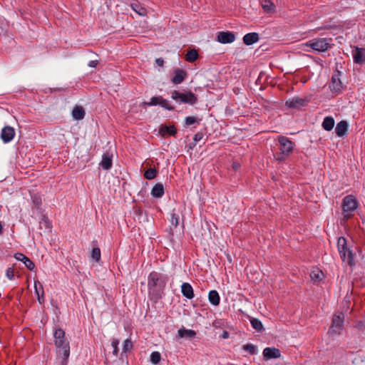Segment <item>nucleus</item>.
<instances>
[{"mask_svg": "<svg viewBox=\"0 0 365 365\" xmlns=\"http://www.w3.org/2000/svg\"><path fill=\"white\" fill-rule=\"evenodd\" d=\"M169 280L166 274L157 271L151 272L148 276V297L150 300L158 301L162 297Z\"/></svg>", "mask_w": 365, "mask_h": 365, "instance_id": "obj_1", "label": "nucleus"}, {"mask_svg": "<svg viewBox=\"0 0 365 365\" xmlns=\"http://www.w3.org/2000/svg\"><path fill=\"white\" fill-rule=\"evenodd\" d=\"M54 344L57 348L56 359L58 365H67L70 356V346L62 329H56L53 332Z\"/></svg>", "mask_w": 365, "mask_h": 365, "instance_id": "obj_2", "label": "nucleus"}, {"mask_svg": "<svg viewBox=\"0 0 365 365\" xmlns=\"http://www.w3.org/2000/svg\"><path fill=\"white\" fill-rule=\"evenodd\" d=\"M279 152L274 155V159L278 162H283L293 153L295 143L284 135L277 137Z\"/></svg>", "mask_w": 365, "mask_h": 365, "instance_id": "obj_3", "label": "nucleus"}, {"mask_svg": "<svg viewBox=\"0 0 365 365\" xmlns=\"http://www.w3.org/2000/svg\"><path fill=\"white\" fill-rule=\"evenodd\" d=\"M359 202L357 199L353 195H348L345 196L342 200V215L345 221L351 218L354 211L357 209Z\"/></svg>", "mask_w": 365, "mask_h": 365, "instance_id": "obj_4", "label": "nucleus"}, {"mask_svg": "<svg viewBox=\"0 0 365 365\" xmlns=\"http://www.w3.org/2000/svg\"><path fill=\"white\" fill-rule=\"evenodd\" d=\"M337 247L341 259L344 262L346 261L350 266H353L354 264V255L352 252L348 249L345 237H340L338 239Z\"/></svg>", "mask_w": 365, "mask_h": 365, "instance_id": "obj_5", "label": "nucleus"}, {"mask_svg": "<svg viewBox=\"0 0 365 365\" xmlns=\"http://www.w3.org/2000/svg\"><path fill=\"white\" fill-rule=\"evenodd\" d=\"M171 98L179 103L194 105L197 102V96L190 91L181 93L178 91H173Z\"/></svg>", "mask_w": 365, "mask_h": 365, "instance_id": "obj_6", "label": "nucleus"}, {"mask_svg": "<svg viewBox=\"0 0 365 365\" xmlns=\"http://www.w3.org/2000/svg\"><path fill=\"white\" fill-rule=\"evenodd\" d=\"M305 45L314 51L324 52L329 47V42L327 38H317L307 41Z\"/></svg>", "mask_w": 365, "mask_h": 365, "instance_id": "obj_7", "label": "nucleus"}, {"mask_svg": "<svg viewBox=\"0 0 365 365\" xmlns=\"http://www.w3.org/2000/svg\"><path fill=\"white\" fill-rule=\"evenodd\" d=\"M344 321V314L340 312L335 314L332 318V324L329 328V332L331 334H339L343 328Z\"/></svg>", "mask_w": 365, "mask_h": 365, "instance_id": "obj_8", "label": "nucleus"}, {"mask_svg": "<svg viewBox=\"0 0 365 365\" xmlns=\"http://www.w3.org/2000/svg\"><path fill=\"white\" fill-rule=\"evenodd\" d=\"M341 72L336 70L331 76V82L329 83V88L331 91L335 94L340 93L343 88L344 85L340 79Z\"/></svg>", "mask_w": 365, "mask_h": 365, "instance_id": "obj_9", "label": "nucleus"}, {"mask_svg": "<svg viewBox=\"0 0 365 365\" xmlns=\"http://www.w3.org/2000/svg\"><path fill=\"white\" fill-rule=\"evenodd\" d=\"M308 101L306 98H299V96L293 97L287 100L285 103L286 106L292 109H299L301 107L305 106Z\"/></svg>", "mask_w": 365, "mask_h": 365, "instance_id": "obj_10", "label": "nucleus"}, {"mask_svg": "<svg viewBox=\"0 0 365 365\" xmlns=\"http://www.w3.org/2000/svg\"><path fill=\"white\" fill-rule=\"evenodd\" d=\"M235 40V35L232 31H220L217 34V41L221 43H231Z\"/></svg>", "mask_w": 365, "mask_h": 365, "instance_id": "obj_11", "label": "nucleus"}, {"mask_svg": "<svg viewBox=\"0 0 365 365\" xmlns=\"http://www.w3.org/2000/svg\"><path fill=\"white\" fill-rule=\"evenodd\" d=\"M15 133V130L13 127L6 125L1 130V139L4 143H8L14 139Z\"/></svg>", "mask_w": 365, "mask_h": 365, "instance_id": "obj_12", "label": "nucleus"}, {"mask_svg": "<svg viewBox=\"0 0 365 365\" xmlns=\"http://www.w3.org/2000/svg\"><path fill=\"white\" fill-rule=\"evenodd\" d=\"M262 354L264 359L266 360L277 359L281 356L279 349L274 347H266L263 350Z\"/></svg>", "mask_w": 365, "mask_h": 365, "instance_id": "obj_13", "label": "nucleus"}, {"mask_svg": "<svg viewBox=\"0 0 365 365\" xmlns=\"http://www.w3.org/2000/svg\"><path fill=\"white\" fill-rule=\"evenodd\" d=\"M354 61L359 65L365 63V52L364 49L356 47L352 53Z\"/></svg>", "mask_w": 365, "mask_h": 365, "instance_id": "obj_14", "label": "nucleus"}, {"mask_svg": "<svg viewBox=\"0 0 365 365\" xmlns=\"http://www.w3.org/2000/svg\"><path fill=\"white\" fill-rule=\"evenodd\" d=\"M14 257L16 260L22 262L28 269L32 271L35 268L34 263L24 254L20 252L16 253Z\"/></svg>", "mask_w": 365, "mask_h": 365, "instance_id": "obj_15", "label": "nucleus"}, {"mask_svg": "<svg viewBox=\"0 0 365 365\" xmlns=\"http://www.w3.org/2000/svg\"><path fill=\"white\" fill-rule=\"evenodd\" d=\"M113 155L108 152H106L102 155V160L100 163V165L103 170H108L111 168L113 165Z\"/></svg>", "mask_w": 365, "mask_h": 365, "instance_id": "obj_16", "label": "nucleus"}, {"mask_svg": "<svg viewBox=\"0 0 365 365\" xmlns=\"http://www.w3.org/2000/svg\"><path fill=\"white\" fill-rule=\"evenodd\" d=\"M187 76L186 72L180 68H178L174 72V76L172 78L171 81L173 84H180L184 81Z\"/></svg>", "mask_w": 365, "mask_h": 365, "instance_id": "obj_17", "label": "nucleus"}, {"mask_svg": "<svg viewBox=\"0 0 365 365\" xmlns=\"http://www.w3.org/2000/svg\"><path fill=\"white\" fill-rule=\"evenodd\" d=\"M34 289L38 302L41 304H43L44 302V290L42 284L38 280L34 282Z\"/></svg>", "mask_w": 365, "mask_h": 365, "instance_id": "obj_18", "label": "nucleus"}, {"mask_svg": "<svg viewBox=\"0 0 365 365\" xmlns=\"http://www.w3.org/2000/svg\"><path fill=\"white\" fill-rule=\"evenodd\" d=\"M348 128V123L346 120H341L336 124L335 128L336 134L339 137H343L347 133Z\"/></svg>", "mask_w": 365, "mask_h": 365, "instance_id": "obj_19", "label": "nucleus"}, {"mask_svg": "<svg viewBox=\"0 0 365 365\" xmlns=\"http://www.w3.org/2000/svg\"><path fill=\"white\" fill-rule=\"evenodd\" d=\"M181 292L184 297L189 299H192L195 296L192 286L187 282H184L181 285Z\"/></svg>", "mask_w": 365, "mask_h": 365, "instance_id": "obj_20", "label": "nucleus"}, {"mask_svg": "<svg viewBox=\"0 0 365 365\" xmlns=\"http://www.w3.org/2000/svg\"><path fill=\"white\" fill-rule=\"evenodd\" d=\"M259 34L255 32L248 33L243 37V43L245 45L250 46L259 41Z\"/></svg>", "mask_w": 365, "mask_h": 365, "instance_id": "obj_21", "label": "nucleus"}, {"mask_svg": "<svg viewBox=\"0 0 365 365\" xmlns=\"http://www.w3.org/2000/svg\"><path fill=\"white\" fill-rule=\"evenodd\" d=\"M165 193L164 187L162 183L155 184L150 192L151 195L155 198H160Z\"/></svg>", "mask_w": 365, "mask_h": 365, "instance_id": "obj_22", "label": "nucleus"}, {"mask_svg": "<svg viewBox=\"0 0 365 365\" xmlns=\"http://www.w3.org/2000/svg\"><path fill=\"white\" fill-rule=\"evenodd\" d=\"M159 133L163 136L166 134L174 136L177 133V129L175 125H162L160 128Z\"/></svg>", "mask_w": 365, "mask_h": 365, "instance_id": "obj_23", "label": "nucleus"}, {"mask_svg": "<svg viewBox=\"0 0 365 365\" xmlns=\"http://www.w3.org/2000/svg\"><path fill=\"white\" fill-rule=\"evenodd\" d=\"M334 123V119L331 116H327L324 118L322 126L325 130L330 131L333 129Z\"/></svg>", "mask_w": 365, "mask_h": 365, "instance_id": "obj_24", "label": "nucleus"}, {"mask_svg": "<svg viewBox=\"0 0 365 365\" xmlns=\"http://www.w3.org/2000/svg\"><path fill=\"white\" fill-rule=\"evenodd\" d=\"M208 299L210 304L214 306H217L220 302V297L218 292L216 290H211L208 294Z\"/></svg>", "mask_w": 365, "mask_h": 365, "instance_id": "obj_25", "label": "nucleus"}, {"mask_svg": "<svg viewBox=\"0 0 365 365\" xmlns=\"http://www.w3.org/2000/svg\"><path fill=\"white\" fill-rule=\"evenodd\" d=\"M72 116L75 120H82L85 117V110L81 106H76L72 110Z\"/></svg>", "mask_w": 365, "mask_h": 365, "instance_id": "obj_26", "label": "nucleus"}, {"mask_svg": "<svg viewBox=\"0 0 365 365\" xmlns=\"http://www.w3.org/2000/svg\"><path fill=\"white\" fill-rule=\"evenodd\" d=\"M130 6L133 11H135L140 16L146 15V9L142 6L138 1H135L130 4Z\"/></svg>", "mask_w": 365, "mask_h": 365, "instance_id": "obj_27", "label": "nucleus"}, {"mask_svg": "<svg viewBox=\"0 0 365 365\" xmlns=\"http://www.w3.org/2000/svg\"><path fill=\"white\" fill-rule=\"evenodd\" d=\"M262 6L263 10L268 14H272L275 11V6L270 0H264Z\"/></svg>", "mask_w": 365, "mask_h": 365, "instance_id": "obj_28", "label": "nucleus"}, {"mask_svg": "<svg viewBox=\"0 0 365 365\" xmlns=\"http://www.w3.org/2000/svg\"><path fill=\"white\" fill-rule=\"evenodd\" d=\"M158 174V170L156 168H149L144 173V178L146 180H151L155 179Z\"/></svg>", "mask_w": 365, "mask_h": 365, "instance_id": "obj_29", "label": "nucleus"}, {"mask_svg": "<svg viewBox=\"0 0 365 365\" xmlns=\"http://www.w3.org/2000/svg\"><path fill=\"white\" fill-rule=\"evenodd\" d=\"M198 58V53L195 49H191L187 51L185 55V60L187 62L192 63L195 61Z\"/></svg>", "mask_w": 365, "mask_h": 365, "instance_id": "obj_30", "label": "nucleus"}, {"mask_svg": "<svg viewBox=\"0 0 365 365\" xmlns=\"http://www.w3.org/2000/svg\"><path fill=\"white\" fill-rule=\"evenodd\" d=\"M250 323L252 327L258 332H261L264 329L262 323L258 319L252 318L250 320Z\"/></svg>", "mask_w": 365, "mask_h": 365, "instance_id": "obj_31", "label": "nucleus"}, {"mask_svg": "<svg viewBox=\"0 0 365 365\" xmlns=\"http://www.w3.org/2000/svg\"><path fill=\"white\" fill-rule=\"evenodd\" d=\"M178 334L180 337H184L186 336L191 338L195 336L196 334L195 331L191 329H180L178 330Z\"/></svg>", "mask_w": 365, "mask_h": 365, "instance_id": "obj_32", "label": "nucleus"}, {"mask_svg": "<svg viewBox=\"0 0 365 365\" xmlns=\"http://www.w3.org/2000/svg\"><path fill=\"white\" fill-rule=\"evenodd\" d=\"M242 349L248 351L251 355L257 354L256 346L252 344H247L242 346Z\"/></svg>", "mask_w": 365, "mask_h": 365, "instance_id": "obj_33", "label": "nucleus"}, {"mask_svg": "<svg viewBox=\"0 0 365 365\" xmlns=\"http://www.w3.org/2000/svg\"><path fill=\"white\" fill-rule=\"evenodd\" d=\"M161 359V355L158 351H153L150 354V361L153 364H158Z\"/></svg>", "mask_w": 365, "mask_h": 365, "instance_id": "obj_34", "label": "nucleus"}, {"mask_svg": "<svg viewBox=\"0 0 365 365\" xmlns=\"http://www.w3.org/2000/svg\"><path fill=\"white\" fill-rule=\"evenodd\" d=\"M91 257L96 262H98L101 259V250L98 247H93L91 252Z\"/></svg>", "mask_w": 365, "mask_h": 365, "instance_id": "obj_35", "label": "nucleus"}, {"mask_svg": "<svg viewBox=\"0 0 365 365\" xmlns=\"http://www.w3.org/2000/svg\"><path fill=\"white\" fill-rule=\"evenodd\" d=\"M160 106L168 110H174V107L170 104L169 101L164 99L163 97L161 98Z\"/></svg>", "mask_w": 365, "mask_h": 365, "instance_id": "obj_36", "label": "nucleus"}, {"mask_svg": "<svg viewBox=\"0 0 365 365\" xmlns=\"http://www.w3.org/2000/svg\"><path fill=\"white\" fill-rule=\"evenodd\" d=\"M185 124L186 125H191L195 123H200V119H198L196 117L194 116H187L185 118Z\"/></svg>", "mask_w": 365, "mask_h": 365, "instance_id": "obj_37", "label": "nucleus"}, {"mask_svg": "<svg viewBox=\"0 0 365 365\" xmlns=\"http://www.w3.org/2000/svg\"><path fill=\"white\" fill-rule=\"evenodd\" d=\"M179 220H180V218H179V215L178 214H176V213L171 214L170 223L173 227H177L178 226Z\"/></svg>", "mask_w": 365, "mask_h": 365, "instance_id": "obj_38", "label": "nucleus"}, {"mask_svg": "<svg viewBox=\"0 0 365 365\" xmlns=\"http://www.w3.org/2000/svg\"><path fill=\"white\" fill-rule=\"evenodd\" d=\"M162 96H153L150 98V102L146 103L148 106H160Z\"/></svg>", "mask_w": 365, "mask_h": 365, "instance_id": "obj_39", "label": "nucleus"}, {"mask_svg": "<svg viewBox=\"0 0 365 365\" xmlns=\"http://www.w3.org/2000/svg\"><path fill=\"white\" fill-rule=\"evenodd\" d=\"M118 344H119L118 339H113L112 342H111V346H112V347L113 349V354L115 356H118Z\"/></svg>", "mask_w": 365, "mask_h": 365, "instance_id": "obj_40", "label": "nucleus"}, {"mask_svg": "<svg viewBox=\"0 0 365 365\" xmlns=\"http://www.w3.org/2000/svg\"><path fill=\"white\" fill-rule=\"evenodd\" d=\"M322 272L319 270L313 271L310 273V277L312 278V280H319L322 278Z\"/></svg>", "mask_w": 365, "mask_h": 365, "instance_id": "obj_41", "label": "nucleus"}, {"mask_svg": "<svg viewBox=\"0 0 365 365\" xmlns=\"http://www.w3.org/2000/svg\"><path fill=\"white\" fill-rule=\"evenodd\" d=\"M33 203L37 207H39L41 205L42 201L41 198L38 195H34L31 196Z\"/></svg>", "mask_w": 365, "mask_h": 365, "instance_id": "obj_42", "label": "nucleus"}, {"mask_svg": "<svg viewBox=\"0 0 365 365\" xmlns=\"http://www.w3.org/2000/svg\"><path fill=\"white\" fill-rule=\"evenodd\" d=\"M132 348H133L132 341L130 339L125 340V341L123 343V351L124 352H126L128 351H130Z\"/></svg>", "mask_w": 365, "mask_h": 365, "instance_id": "obj_43", "label": "nucleus"}, {"mask_svg": "<svg viewBox=\"0 0 365 365\" xmlns=\"http://www.w3.org/2000/svg\"><path fill=\"white\" fill-rule=\"evenodd\" d=\"M6 274L9 279H13L14 278V269L12 267H9L6 269Z\"/></svg>", "mask_w": 365, "mask_h": 365, "instance_id": "obj_44", "label": "nucleus"}, {"mask_svg": "<svg viewBox=\"0 0 365 365\" xmlns=\"http://www.w3.org/2000/svg\"><path fill=\"white\" fill-rule=\"evenodd\" d=\"M203 136L204 135L202 133L198 132L194 135L193 140L195 143L199 142L202 139Z\"/></svg>", "mask_w": 365, "mask_h": 365, "instance_id": "obj_45", "label": "nucleus"}, {"mask_svg": "<svg viewBox=\"0 0 365 365\" xmlns=\"http://www.w3.org/2000/svg\"><path fill=\"white\" fill-rule=\"evenodd\" d=\"M356 328H357L358 329H365V324L363 321H358L356 323V325H355Z\"/></svg>", "mask_w": 365, "mask_h": 365, "instance_id": "obj_46", "label": "nucleus"}, {"mask_svg": "<svg viewBox=\"0 0 365 365\" xmlns=\"http://www.w3.org/2000/svg\"><path fill=\"white\" fill-rule=\"evenodd\" d=\"M155 63L158 66H163L164 63V61L161 58H158L155 60Z\"/></svg>", "mask_w": 365, "mask_h": 365, "instance_id": "obj_47", "label": "nucleus"}, {"mask_svg": "<svg viewBox=\"0 0 365 365\" xmlns=\"http://www.w3.org/2000/svg\"><path fill=\"white\" fill-rule=\"evenodd\" d=\"M232 167L233 170H238L240 168V164L235 162L232 163Z\"/></svg>", "mask_w": 365, "mask_h": 365, "instance_id": "obj_48", "label": "nucleus"}, {"mask_svg": "<svg viewBox=\"0 0 365 365\" xmlns=\"http://www.w3.org/2000/svg\"><path fill=\"white\" fill-rule=\"evenodd\" d=\"M97 64H98V61H91L88 63V66L90 67H93V68L96 67Z\"/></svg>", "mask_w": 365, "mask_h": 365, "instance_id": "obj_49", "label": "nucleus"}, {"mask_svg": "<svg viewBox=\"0 0 365 365\" xmlns=\"http://www.w3.org/2000/svg\"><path fill=\"white\" fill-rule=\"evenodd\" d=\"M227 336H228V334H227V331H225V332L223 333V338H227Z\"/></svg>", "mask_w": 365, "mask_h": 365, "instance_id": "obj_50", "label": "nucleus"}]
</instances>
